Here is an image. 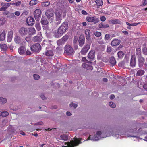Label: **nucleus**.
Instances as JSON below:
<instances>
[{"instance_id":"obj_55","label":"nucleus","mask_w":147,"mask_h":147,"mask_svg":"<svg viewBox=\"0 0 147 147\" xmlns=\"http://www.w3.org/2000/svg\"><path fill=\"white\" fill-rule=\"evenodd\" d=\"M143 88L145 90L147 91V82L144 84L143 85Z\"/></svg>"},{"instance_id":"obj_38","label":"nucleus","mask_w":147,"mask_h":147,"mask_svg":"<svg viewBox=\"0 0 147 147\" xmlns=\"http://www.w3.org/2000/svg\"><path fill=\"white\" fill-rule=\"evenodd\" d=\"M7 17L9 18H12L15 17L14 13H7L6 14Z\"/></svg>"},{"instance_id":"obj_2","label":"nucleus","mask_w":147,"mask_h":147,"mask_svg":"<svg viewBox=\"0 0 147 147\" xmlns=\"http://www.w3.org/2000/svg\"><path fill=\"white\" fill-rule=\"evenodd\" d=\"M74 53L72 47L70 45L66 44L64 47V53L66 55L71 56L73 55Z\"/></svg>"},{"instance_id":"obj_47","label":"nucleus","mask_w":147,"mask_h":147,"mask_svg":"<svg viewBox=\"0 0 147 147\" xmlns=\"http://www.w3.org/2000/svg\"><path fill=\"white\" fill-rule=\"evenodd\" d=\"M82 60L84 62L88 63L89 64H91L92 63L91 61H90L89 60H88L86 59V57H83L82 59Z\"/></svg>"},{"instance_id":"obj_30","label":"nucleus","mask_w":147,"mask_h":147,"mask_svg":"<svg viewBox=\"0 0 147 147\" xmlns=\"http://www.w3.org/2000/svg\"><path fill=\"white\" fill-rule=\"evenodd\" d=\"M11 3L2 2L1 3V5L7 9L10 5Z\"/></svg>"},{"instance_id":"obj_35","label":"nucleus","mask_w":147,"mask_h":147,"mask_svg":"<svg viewBox=\"0 0 147 147\" xmlns=\"http://www.w3.org/2000/svg\"><path fill=\"white\" fill-rule=\"evenodd\" d=\"M95 2L98 6H102L103 3V1L102 0H96Z\"/></svg>"},{"instance_id":"obj_32","label":"nucleus","mask_w":147,"mask_h":147,"mask_svg":"<svg viewBox=\"0 0 147 147\" xmlns=\"http://www.w3.org/2000/svg\"><path fill=\"white\" fill-rule=\"evenodd\" d=\"M12 5L15 6H18L21 5L22 6H23V4H22V2L20 1H18L17 2L14 3H11Z\"/></svg>"},{"instance_id":"obj_58","label":"nucleus","mask_w":147,"mask_h":147,"mask_svg":"<svg viewBox=\"0 0 147 147\" xmlns=\"http://www.w3.org/2000/svg\"><path fill=\"white\" fill-rule=\"evenodd\" d=\"M112 51V48L110 47H108L107 48V51L108 52H111Z\"/></svg>"},{"instance_id":"obj_52","label":"nucleus","mask_w":147,"mask_h":147,"mask_svg":"<svg viewBox=\"0 0 147 147\" xmlns=\"http://www.w3.org/2000/svg\"><path fill=\"white\" fill-rule=\"evenodd\" d=\"M110 35L109 34H106L105 37V39L106 40H108L110 39Z\"/></svg>"},{"instance_id":"obj_11","label":"nucleus","mask_w":147,"mask_h":147,"mask_svg":"<svg viewBox=\"0 0 147 147\" xmlns=\"http://www.w3.org/2000/svg\"><path fill=\"white\" fill-rule=\"evenodd\" d=\"M95 58V51L92 50L90 51L88 54L87 59L90 61H91L93 60Z\"/></svg>"},{"instance_id":"obj_40","label":"nucleus","mask_w":147,"mask_h":147,"mask_svg":"<svg viewBox=\"0 0 147 147\" xmlns=\"http://www.w3.org/2000/svg\"><path fill=\"white\" fill-rule=\"evenodd\" d=\"M7 99L3 97H0V103L4 104L6 102Z\"/></svg>"},{"instance_id":"obj_43","label":"nucleus","mask_w":147,"mask_h":147,"mask_svg":"<svg viewBox=\"0 0 147 147\" xmlns=\"http://www.w3.org/2000/svg\"><path fill=\"white\" fill-rule=\"evenodd\" d=\"M60 138L61 140H67L68 139L67 136L65 134L61 135L60 136Z\"/></svg>"},{"instance_id":"obj_10","label":"nucleus","mask_w":147,"mask_h":147,"mask_svg":"<svg viewBox=\"0 0 147 147\" xmlns=\"http://www.w3.org/2000/svg\"><path fill=\"white\" fill-rule=\"evenodd\" d=\"M136 56L134 55L131 56L130 62V66L132 68H134L136 67Z\"/></svg>"},{"instance_id":"obj_56","label":"nucleus","mask_w":147,"mask_h":147,"mask_svg":"<svg viewBox=\"0 0 147 147\" xmlns=\"http://www.w3.org/2000/svg\"><path fill=\"white\" fill-rule=\"evenodd\" d=\"M12 38V37L8 36L7 38V41L8 42H10L11 41Z\"/></svg>"},{"instance_id":"obj_33","label":"nucleus","mask_w":147,"mask_h":147,"mask_svg":"<svg viewBox=\"0 0 147 147\" xmlns=\"http://www.w3.org/2000/svg\"><path fill=\"white\" fill-rule=\"evenodd\" d=\"M38 2V1L37 0H32L29 3L30 5V6H33L37 4Z\"/></svg>"},{"instance_id":"obj_16","label":"nucleus","mask_w":147,"mask_h":147,"mask_svg":"<svg viewBox=\"0 0 147 147\" xmlns=\"http://www.w3.org/2000/svg\"><path fill=\"white\" fill-rule=\"evenodd\" d=\"M79 45L80 47L82 46L85 43V38L83 35H81L80 36L78 40Z\"/></svg>"},{"instance_id":"obj_21","label":"nucleus","mask_w":147,"mask_h":147,"mask_svg":"<svg viewBox=\"0 0 147 147\" xmlns=\"http://www.w3.org/2000/svg\"><path fill=\"white\" fill-rule=\"evenodd\" d=\"M6 33V31L4 30L2 33L0 34V40L3 41L5 39Z\"/></svg>"},{"instance_id":"obj_59","label":"nucleus","mask_w":147,"mask_h":147,"mask_svg":"<svg viewBox=\"0 0 147 147\" xmlns=\"http://www.w3.org/2000/svg\"><path fill=\"white\" fill-rule=\"evenodd\" d=\"M147 4V0H144L143 2V4L141 5L142 6H144Z\"/></svg>"},{"instance_id":"obj_13","label":"nucleus","mask_w":147,"mask_h":147,"mask_svg":"<svg viewBox=\"0 0 147 147\" xmlns=\"http://www.w3.org/2000/svg\"><path fill=\"white\" fill-rule=\"evenodd\" d=\"M86 19L87 21L89 22H93L96 24L98 22L99 20L98 18H96L93 17L88 16L86 17Z\"/></svg>"},{"instance_id":"obj_19","label":"nucleus","mask_w":147,"mask_h":147,"mask_svg":"<svg viewBox=\"0 0 147 147\" xmlns=\"http://www.w3.org/2000/svg\"><path fill=\"white\" fill-rule=\"evenodd\" d=\"M14 41L17 44H21L23 41V40L21 37L18 36H16L14 38Z\"/></svg>"},{"instance_id":"obj_39","label":"nucleus","mask_w":147,"mask_h":147,"mask_svg":"<svg viewBox=\"0 0 147 147\" xmlns=\"http://www.w3.org/2000/svg\"><path fill=\"white\" fill-rule=\"evenodd\" d=\"M50 3V2L49 1L43 2L42 3L41 5L43 7H45L49 5Z\"/></svg>"},{"instance_id":"obj_61","label":"nucleus","mask_w":147,"mask_h":147,"mask_svg":"<svg viewBox=\"0 0 147 147\" xmlns=\"http://www.w3.org/2000/svg\"><path fill=\"white\" fill-rule=\"evenodd\" d=\"M100 19L102 21H104L106 20V18L105 16H102L100 17Z\"/></svg>"},{"instance_id":"obj_22","label":"nucleus","mask_w":147,"mask_h":147,"mask_svg":"<svg viewBox=\"0 0 147 147\" xmlns=\"http://www.w3.org/2000/svg\"><path fill=\"white\" fill-rule=\"evenodd\" d=\"M136 53L137 58L142 57L141 55V49L140 47L136 49Z\"/></svg>"},{"instance_id":"obj_31","label":"nucleus","mask_w":147,"mask_h":147,"mask_svg":"<svg viewBox=\"0 0 147 147\" xmlns=\"http://www.w3.org/2000/svg\"><path fill=\"white\" fill-rule=\"evenodd\" d=\"M98 27L100 28H105L108 27L109 26L107 24L101 23L99 24Z\"/></svg>"},{"instance_id":"obj_37","label":"nucleus","mask_w":147,"mask_h":147,"mask_svg":"<svg viewBox=\"0 0 147 147\" xmlns=\"http://www.w3.org/2000/svg\"><path fill=\"white\" fill-rule=\"evenodd\" d=\"M117 55L119 58H122L124 55V53L122 51H119L117 53Z\"/></svg>"},{"instance_id":"obj_23","label":"nucleus","mask_w":147,"mask_h":147,"mask_svg":"<svg viewBox=\"0 0 147 147\" xmlns=\"http://www.w3.org/2000/svg\"><path fill=\"white\" fill-rule=\"evenodd\" d=\"M42 40L41 37L39 36H36L33 38L32 41L36 42H40Z\"/></svg>"},{"instance_id":"obj_48","label":"nucleus","mask_w":147,"mask_h":147,"mask_svg":"<svg viewBox=\"0 0 147 147\" xmlns=\"http://www.w3.org/2000/svg\"><path fill=\"white\" fill-rule=\"evenodd\" d=\"M33 76L34 79L36 80H38L40 78V76L38 74H34Z\"/></svg>"},{"instance_id":"obj_50","label":"nucleus","mask_w":147,"mask_h":147,"mask_svg":"<svg viewBox=\"0 0 147 147\" xmlns=\"http://www.w3.org/2000/svg\"><path fill=\"white\" fill-rule=\"evenodd\" d=\"M94 34L96 36L99 37L101 36V34L100 32H94Z\"/></svg>"},{"instance_id":"obj_26","label":"nucleus","mask_w":147,"mask_h":147,"mask_svg":"<svg viewBox=\"0 0 147 147\" xmlns=\"http://www.w3.org/2000/svg\"><path fill=\"white\" fill-rule=\"evenodd\" d=\"M90 64L88 65L86 64V63H83L82 65V66L83 68H86V69L89 70V69H91L92 70V65Z\"/></svg>"},{"instance_id":"obj_34","label":"nucleus","mask_w":147,"mask_h":147,"mask_svg":"<svg viewBox=\"0 0 147 147\" xmlns=\"http://www.w3.org/2000/svg\"><path fill=\"white\" fill-rule=\"evenodd\" d=\"M1 115L3 117H5L9 115V113L5 111H1L0 113Z\"/></svg>"},{"instance_id":"obj_57","label":"nucleus","mask_w":147,"mask_h":147,"mask_svg":"<svg viewBox=\"0 0 147 147\" xmlns=\"http://www.w3.org/2000/svg\"><path fill=\"white\" fill-rule=\"evenodd\" d=\"M13 32L12 31H11L9 32L8 33V36L13 37Z\"/></svg>"},{"instance_id":"obj_54","label":"nucleus","mask_w":147,"mask_h":147,"mask_svg":"<svg viewBox=\"0 0 147 147\" xmlns=\"http://www.w3.org/2000/svg\"><path fill=\"white\" fill-rule=\"evenodd\" d=\"M70 106L71 107H73L74 108H76L77 107V105L75 103H72L70 104Z\"/></svg>"},{"instance_id":"obj_42","label":"nucleus","mask_w":147,"mask_h":147,"mask_svg":"<svg viewBox=\"0 0 147 147\" xmlns=\"http://www.w3.org/2000/svg\"><path fill=\"white\" fill-rule=\"evenodd\" d=\"M111 22L113 24H121V22L119 20L115 19L111 20Z\"/></svg>"},{"instance_id":"obj_44","label":"nucleus","mask_w":147,"mask_h":147,"mask_svg":"<svg viewBox=\"0 0 147 147\" xmlns=\"http://www.w3.org/2000/svg\"><path fill=\"white\" fill-rule=\"evenodd\" d=\"M69 37V36L68 35L66 34L63 36L61 39L65 42L68 40Z\"/></svg>"},{"instance_id":"obj_49","label":"nucleus","mask_w":147,"mask_h":147,"mask_svg":"<svg viewBox=\"0 0 147 147\" xmlns=\"http://www.w3.org/2000/svg\"><path fill=\"white\" fill-rule=\"evenodd\" d=\"M109 105L112 108H115L116 107V105L112 102H110L109 103Z\"/></svg>"},{"instance_id":"obj_8","label":"nucleus","mask_w":147,"mask_h":147,"mask_svg":"<svg viewBox=\"0 0 147 147\" xmlns=\"http://www.w3.org/2000/svg\"><path fill=\"white\" fill-rule=\"evenodd\" d=\"M102 133L100 131H97L96 133L97 135H94L93 136H90L88 137L90 140L97 141L100 139V136L101 135Z\"/></svg>"},{"instance_id":"obj_6","label":"nucleus","mask_w":147,"mask_h":147,"mask_svg":"<svg viewBox=\"0 0 147 147\" xmlns=\"http://www.w3.org/2000/svg\"><path fill=\"white\" fill-rule=\"evenodd\" d=\"M90 48V44L86 43L85 45L82 49L80 53L82 55H85L88 52L89 49Z\"/></svg>"},{"instance_id":"obj_24","label":"nucleus","mask_w":147,"mask_h":147,"mask_svg":"<svg viewBox=\"0 0 147 147\" xmlns=\"http://www.w3.org/2000/svg\"><path fill=\"white\" fill-rule=\"evenodd\" d=\"M90 31L88 29H86L85 31V34L86 36V38L88 40H89L90 39Z\"/></svg>"},{"instance_id":"obj_5","label":"nucleus","mask_w":147,"mask_h":147,"mask_svg":"<svg viewBox=\"0 0 147 147\" xmlns=\"http://www.w3.org/2000/svg\"><path fill=\"white\" fill-rule=\"evenodd\" d=\"M82 140V138H80L79 139H77L75 140H71L70 142H67L68 147H74V146H78L80 143H81V142H80L81 140ZM64 147H67L66 146H64Z\"/></svg>"},{"instance_id":"obj_25","label":"nucleus","mask_w":147,"mask_h":147,"mask_svg":"<svg viewBox=\"0 0 147 147\" xmlns=\"http://www.w3.org/2000/svg\"><path fill=\"white\" fill-rule=\"evenodd\" d=\"M109 62L112 66L114 65L116 63V61L113 56L110 58Z\"/></svg>"},{"instance_id":"obj_27","label":"nucleus","mask_w":147,"mask_h":147,"mask_svg":"<svg viewBox=\"0 0 147 147\" xmlns=\"http://www.w3.org/2000/svg\"><path fill=\"white\" fill-rule=\"evenodd\" d=\"M145 73L144 70L139 69L137 71L136 75L138 76H141L143 75Z\"/></svg>"},{"instance_id":"obj_12","label":"nucleus","mask_w":147,"mask_h":147,"mask_svg":"<svg viewBox=\"0 0 147 147\" xmlns=\"http://www.w3.org/2000/svg\"><path fill=\"white\" fill-rule=\"evenodd\" d=\"M41 11L40 9H36L34 13V15L35 19L37 21H38L40 18L41 15Z\"/></svg>"},{"instance_id":"obj_63","label":"nucleus","mask_w":147,"mask_h":147,"mask_svg":"<svg viewBox=\"0 0 147 147\" xmlns=\"http://www.w3.org/2000/svg\"><path fill=\"white\" fill-rule=\"evenodd\" d=\"M26 54L27 55H31L32 54L31 52L29 50H27L26 52Z\"/></svg>"},{"instance_id":"obj_7","label":"nucleus","mask_w":147,"mask_h":147,"mask_svg":"<svg viewBox=\"0 0 147 147\" xmlns=\"http://www.w3.org/2000/svg\"><path fill=\"white\" fill-rule=\"evenodd\" d=\"M19 32L20 35L23 36L27 35L28 33V29L27 28L22 27L19 29Z\"/></svg>"},{"instance_id":"obj_18","label":"nucleus","mask_w":147,"mask_h":147,"mask_svg":"<svg viewBox=\"0 0 147 147\" xmlns=\"http://www.w3.org/2000/svg\"><path fill=\"white\" fill-rule=\"evenodd\" d=\"M26 50V49L24 47L22 46L18 48V51L20 55H23L24 54Z\"/></svg>"},{"instance_id":"obj_20","label":"nucleus","mask_w":147,"mask_h":147,"mask_svg":"<svg viewBox=\"0 0 147 147\" xmlns=\"http://www.w3.org/2000/svg\"><path fill=\"white\" fill-rule=\"evenodd\" d=\"M120 43V41L117 39L113 40L111 42V45L113 46L118 45Z\"/></svg>"},{"instance_id":"obj_14","label":"nucleus","mask_w":147,"mask_h":147,"mask_svg":"<svg viewBox=\"0 0 147 147\" xmlns=\"http://www.w3.org/2000/svg\"><path fill=\"white\" fill-rule=\"evenodd\" d=\"M26 22L28 26H31L34 24L35 20L32 17H29L27 19Z\"/></svg>"},{"instance_id":"obj_29","label":"nucleus","mask_w":147,"mask_h":147,"mask_svg":"<svg viewBox=\"0 0 147 147\" xmlns=\"http://www.w3.org/2000/svg\"><path fill=\"white\" fill-rule=\"evenodd\" d=\"M45 55L48 56H52L54 55L53 51V50L47 51L45 52Z\"/></svg>"},{"instance_id":"obj_36","label":"nucleus","mask_w":147,"mask_h":147,"mask_svg":"<svg viewBox=\"0 0 147 147\" xmlns=\"http://www.w3.org/2000/svg\"><path fill=\"white\" fill-rule=\"evenodd\" d=\"M57 43L58 45L60 46L64 44L65 42L61 39L57 41Z\"/></svg>"},{"instance_id":"obj_62","label":"nucleus","mask_w":147,"mask_h":147,"mask_svg":"<svg viewBox=\"0 0 147 147\" xmlns=\"http://www.w3.org/2000/svg\"><path fill=\"white\" fill-rule=\"evenodd\" d=\"M43 125V123L42 122H39L36 123L35 124V125Z\"/></svg>"},{"instance_id":"obj_28","label":"nucleus","mask_w":147,"mask_h":147,"mask_svg":"<svg viewBox=\"0 0 147 147\" xmlns=\"http://www.w3.org/2000/svg\"><path fill=\"white\" fill-rule=\"evenodd\" d=\"M28 29V32L29 34L30 35H33L35 34L36 30L34 28H31Z\"/></svg>"},{"instance_id":"obj_9","label":"nucleus","mask_w":147,"mask_h":147,"mask_svg":"<svg viewBox=\"0 0 147 147\" xmlns=\"http://www.w3.org/2000/svg\"><path fill=\"white\" fill-rule=\"evenodd\" d=\"M137 58L138 66L139 68H142L143 67L145 59L143 57H138Z\"/></svg>"},{"instance_id":"obj_46","label":"nucleus","mask_w":147,"mask_h":147,"mask_svg":"<svg viewBox=\"0 0 147 147\" xmlns=\"http://www.w3.org/2000/svg\"><path fill=\"white\" fill-rule=\"evenodd\" d=\"M143 54L144 55H147V48L146 47H144L142 49Z\"/></svg>"},{"instance_id":"obj_3","label":"nucleus","mask_w":147,"mask_h":147,"mask_svg":"<svg viewBox=\"0 0 147 147\" xmlns=\"http://www.w3.org/2000/svg\"><path fill=\"white\" fill-rule=\"evenodd\" d=\"M61 12L59 11H57L55 13V24L56 26H58L61 23L62 20Z\"/></svg>"},{"instance_id":"obj_15","label":"nucleus","mask_w":147,"mask_h":147,"mask_svg":"<svg viewBox=\"0 0 147 147\" xmlns=\"http://www.w3.org/2000/svg\"><path fill=\"white\" fill-rule=\"evenodd\" d=\"M54 12L52 8L47 10L45 13V14L48 18H50L54 15Z\"/></svg>"},{"instance_id":"obj_60","label":"nucleus","mask_w":147,"mask_h":147,"mask_svg":"<svg viewBox=\"0 0 147 147\" xmlns=\"http://www.w3.org/2000/svg\"><path fill=\"white\" fill-rule=\"evenodd\" d=\"M14 14L18 16L20 15V13L19 11H17L15 12Z\"/></svg>"},{"instance_id":"obj_53","label":"nucleus","mask_w":147,"mask_h":147,"mask_svg":"<svg viewBox=\"0 0 147 147\" xmlns=\"http://www.w3.org/2000/svg\"><path fill=\"white\" fill-rule=\"evenodd\" d=\"M58 52H60L63 50V48L61 47H58L56 48Z\"/></svg>"},{"instance_id":"obj_41","label":"nucleus","mask_w":147,"mask_h":147,"mask_svg":"<svg viewBox=\"0 0 147 147\" xmlns=\"http://www.w3.org/2000/svg\"><path fill=\"white\" fill-rule=\"evenodd\" d=\"M1 48L3 51L6 50L7 48V47L5 44H2L1 45Z\"/></svg>"},{"instance_id":"obj_1","label":"nucleus","mask_w":147,"mask_h":147,"mask_svg":"<svg viewBox=\"0 0 147 147\" xmlns=\"http://www.w3.org/2000/svg\"><path fill=\"white\" fill-rule=\"evenodd\" d=\"M68 28V24L63 22L58 28L57 32H54L53 36L56 38H59L63 33H65Z\"/></svg>"},{"instance_id":"obj_45","label":"nucleus","mask_w":147,"mask_h":147,"mask_svg":"<svg viewBox=\"0 0 147 147\" xmlns=\"http://www.w3.org/2000/svg\"><path fill=\"white\" fill-rule=\"evenodd\" d=\"M5 22V19L3 18H1L0 19V25H3Z\"/></svg>"},{"instance_id":"obj_17","label":"nucleus","mask_w":147,"mask_h":147,"mask_svg":"<svg viewBox=\"0 0 147 147\" xmlns=\"http://www.w3.org/2000/svg\"><path fill=\"white\" fill-rule=\"evenodd\" d=\"M40 22L41 24L43 25L47 26L49 24V22L47 18L45 16H42Z\"/></svg>"},{"instance_id":"obj_64","label":"nucleus","mask_w":147,"mask_h":147,"mask_svg":"<svg viewBox=\"0 0 147 147\" xmlns=\"http://www.w3.org/2000/svg\"><path fill=\"white\" fill-rule=\"evenodd\" d=\"M82 13L84 15H87L88 14V13L85 10H83L82 11Z\"/></svg>"},{"instance_id":"obj_51","label":"nucleus","mask_w":147,"mask_h":147,"mask_svg":"<svg viewBox=\"0 0 147 147\" xmlns=\"http://www.w3.org/2000/svg\"><path fill=\"white\" fill-rule=\"evenodd\" d=\"M38 31H39L41 29V27L40 24H36L35 25Z\"/></svg>"},{"instance_id":"obj_4","label":"nucleus","mask_w":147,"mask_h":147,"mask_svg":"<svg viewBox=\"0 0 147 147\" xmlns=\"http://www.w3.org/2000/svg\"><path fill=\"white\" fill-rule=\"evenodd\" d=\"M32 51L34 53H37L39 52L41 49V46L39 43L34 44L30 47Z\"/></svg>"}]
</instances>
